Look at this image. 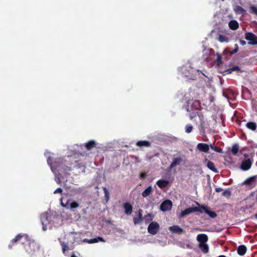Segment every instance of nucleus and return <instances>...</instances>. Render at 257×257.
<instances>
[{"label": "nucleus", "instance_id": "obj_1", "mask_svg": "<svg viewBox=\"0 0 257 257\" xmlns=\"http://www.w3.org/2000/svg\"><path fill=\"white\" fill-rule=\"evenodd\" d=\"M31 240L29 236L26 234H19L17 235L14 239H13L9 245L10 248H12L15 243H21L26 245Z\"/></svg>", "mask_w": 257, "mask_h": 257}, {"label": "nucleus", "instance_id": "obj_2", "mask_svg": "<svg viewBox=\"0 0 257 257\" xmlns=\"http://www.w3.org/2000/svg\"><path fill=\"white\" fill-rule=\"evenodd\" d=\"M51 169L53 172L62 171L67 172L71 170L70 167L63 165L62 160H60V159L58 161H55L53 163V165L51 166Z\"/></svg>", "mask_w": 257, "mask_h": 257}, {"label": "nucleus", "instance_id": "obj_3", "mask_svg": "<svg viewBox=\"0 0 257 257\" xmlns=\"http://www.w3.org/2000/svg\"><path fill=\"white\" fill-rule=\"evenodd\" d=\"M40 246L35 240H30L25 246L26 251L30 254L33 255L38 251Z\"/></svg>", "mask_w": 257, "mask_h": 257}, {"label": "nucleus", "instance_id": "obj_4", "mask_svg": "<svg viewBox=\"0 0 257 257\" xmlns=\"http://www.w3.org/2000/svg\"><path fill=\"white\" fill-rule=\"evenodd\" d=\"M184 158V156L179 152L176 155H174L173 161L170 165L169 169L171 170L176 166L181 164L183 162Z\"/></svg>", "mask_w": 257, "mask_h": 257}, {"label": "nucleus", "instance_id": "obj_5", "mask_svg": "<svg viewBox=\"0 0 257 257\" xmlns=\"http://www.w3.org/2000/svg\"><path fill=\"white\" fill-rule=\"evenodd\" d=\"M60 203L61 205L63 207H65L67 209H70L71 210H73L79 206V204L77 202L72 200L71 199L67 200L66 203H64L62 201V198H61Z\"/></svg>", "mask_w": 257, "mask_h": 257}, {"label": "nucleus", "instance_id": "obj_6", "mask_svg": "<svg viewBox=\"0 0 257 257\" xmlns=\"http://www.w3.org/2000/svg\"><path fill=\"white\" fill-rule=\"evenodd\" d=\"M198 211L201 213H202L201 208L199 207H189L186 208L184 210L182 211L180 214V217H183L184 216L189 215L193 212Z\"/></svg>", "mask_w": 257, "mask_h": 257}, {"label": "nucleus", "instance_id": "obj_7", "mask_svg": "<svg viewBox=\"0 0 257 257\" xmlns=\"http://www.w3.org/2000/svg\"><path fill=\"white\" fill-rule=\"evenodd\" d=\"M160 229V225L158 223L155 221H152L148 227V231L152 235H155L157 233Z\"/></svg>", "mask_w": 257, "mask_h": 257}, {"label": "nucleus", "instance_id": "obj_8", "mask_svg": "<svg viewBox=\"0 0 257 257\" xmlns=\"http://www.w3.org/2000/svg\"><path fill=\"white\" fill-rule=\"evenodd\" d=\"M257 180V176H253L250 177L245 180H244L242 183L241 185H247L249 188L252 189L254 188L256 185V181Z\"/></svg>", "mask_w": 257, "mask_h": 257}, {"label": "nucleus", "instance_id": "obj_9", "mask_svg": "<svg viewBox=\"0 0 257 257\" xmlns=\"http://www.w3.org/2000/svg\"><path fill=\"white\" fill-rule=\"evenodd\" d=\"M245 39L248 41L249 45H257V36L251 32H247L245 34Z\"/></svg>", "mask_w": 257, "mask_h": 257}, {"label": "nucleus", "instance_id": "obj_10", "mask_svg": "<svg viewBox=\"0 0 257 257\" xmlns=\"http://www.w3.org/2000/svg\"><path fill=\"white\" fill-rule=\"evenodd\" d=\"M197 204L199 206V208H201L202 213L204 212L212 218H214L217 216V214L216 212L210 210L207 206H205L203 205H200L198 203H197Z\"/></svg>", "mask_w": 257, "mask_h": 257}, {"label": "nucleus", "instance_id": "obj_11", "mask_svg": "<svg viewBox=\"0 0 257 257\" xmlns=\"http://www.w3.org/2000/svg\"><path fill=\"white\" fill-rule=\"evenodd\" d=\"M172 207V202L170 200L164 201L160 205V209L163 211H167L171 209Z\"/></svg>", "mask_w": 257, "mask_h": 257}, {"label": "nucleus", "instance_id": "obj_12", "mask_svg": "<svg viewBox=\"0 0 257 257\" xmlns=\"http://www.w3.org/2000/svg\"><path fill=\"white\" fill-rule=\"evenodd\" d=\"M252 163L249 159L243 160L241 164L240 168L243 171L249 170L251 166Z\"/></svg>", "mask_w": 257, "mask_h": 257}, {"label": "nucleus", "instance_id": "obj_13", "mask_svg": "<svg viewBox=\"0 0 257 257\" xmlns=\"http://www.w3.org/2000/svg\"><path fill=\"white\" fill-rule=\"evenodd\" d=\"M40 219L43 225V229L45 230L47 229V225L49 223L47 214L46 213L42 214L40 216Z\"/></svg>", "mask_w": 257, "mask_h": 257}, {"label": "nucleus", "instance_id": "obj_14", "mask_svg": "<svg viewBox=\"0 0 257 257\" xmlns=\"http://www.w3.org/2000/svg\"><path fill=\"white\" fill-rule=\"evenodd\" d=\"M197 149L201 152L208 153L209 146L207 144L200 143L197 145Z\"/></svg>", "mask_w": 257, "mask_h": 257}, {"label": "nucleus", "instance_id": "obj_15", "mask_svg": "<svg viewBox=\"0 0 257 257\" xmlns=\"http://www.w3.org/2000/svg\"><path fill=\"white\" fill-rule=\"evenodd\" d=\"M83 241L84 242H87V243L91 244V243H96L98 241H101V242H104L105 241L102 237L98 236L96 238L90 239H87V238H84L83 239Z\"/></svg>", "mask_w": 257, "mask_h": 257}, {"label": "nucleus", "instance_id": "obj_16", "mask_svg": "<svg viewBox=\"0 0 257 257\" xmlns=\"http://www.w3.org/2000/svg\"><path fill=\"white\" fill-rule=\"evenodd\" d=\"M169 230L173 232L181 234L184 232V230L180 226L177 225L171 226L169 227Z\"/></svg>", "mask_w": 257, "mask_h": 257}, {"label": "nucleus", "instance_id": "obj_17", "mask_svg": "<svg viewBox=\"0 0 257 257\" xmlns=\"http://www.w3.org/2000/svg\"><path fill=\"white\" fill-rule=\"evenodd\" d=\"M123 207L124 208V213L127 215H131L133 211V206L128 202H126L123 204Z\"/></svg>", "mask_w": 257, "mask_h": 257}, {"label": "nucleus", "instance_id": "obj_18", "mask_svg": "<svg viewBox=\"0 0 257 257\" xmlns=\"http://www.w3.org/2000/svg\"><path fill=\"white\" fill-rule=\"evenodd\" d=\"M234 11L237 15L244 16L246 14V10L239 6H236L234 8Z\"/></svg>", "mask_w": 257, "mask_h": 257}, {"label": "nucleus", "instance_id": "obj_19", "mask_svg": "<svg viewBox=\"0 0 257 257\" xmlns=\"http://www.w3.org/2000/svg\"><path fill=\"white\" fill-rule=\"evenodd\" d=\"M197 240L199 243H206L208 240V236L205 234H199L197 236Z\"/></svg>", "mask_w": 257, "mask_h": 257}, {"label": "nucleus", "instance_id": "obj_20", "mask_svg": "<svg viewBox=\"0 0 257 257\" xmlns=\"http://www.w3.org/2000/svg\"><path fill=\"white\" fill-rule=\"evenodd\" d=\"M97 143L94 140L88 141L85 143V147L87 150H90L92 148L96 147Z\"/></svg>", "mask_w": 257, "mask_h": 257}, {"label": "nucleus", "instance_id": "obj_21", "mask_svg": "<svg viewBox=\"0 0 257 257\" xmlns=\"http://www.w3.org/2000/svg\"><path fill=\"white\" fill-rule=\"evenodd\" d=\"M246 247L244 245H239L237 249V252L239 255H243L246 252Z\"/></svg>", "mask_w": 257, "mask_h": 257}, {"label": "nucleus", "instance_id": "obj_22", "mask_svg": "<svg viewBox=\"0 0 257 257\" xmlns=\"http://www.w3.org/2000/svg\"><path fill=\"white\" fill-rule=\"evenodd\" d=\"M228 26L229 28L232 30H236L239 27L238 22L235 20H231L229 22Z\"/></svg>", "mask_w": 257, "mask_h": 257}, {"label": "nucleus", "instance_id": "obj_23", "mask_svg": "<svg viewBox=\"0 0 257 257\" xmlns=\"http://www.w3.org/2000/svg\"><path fill=\"white\" fill-rule=\"evenodd\" d=\"M169 183V181L167 180L161 179L158 180L156 184L159 188L162 189L167 186Z\"/></svg>", "mask_w": 257, "mask_h": 257}, {"label": "nucleus", "instance_id": "obj_24", "mask_svg": "<svg viewBox=\"0 0 257 257\" xmlns=\"http://www.w3.org/2000/svg\"><path fill=\"white\" fill-rule=\"evenodd\" d=\"M137 146L140 147H149L151 146V143L148 141H140L137 143Z\"/></svg>", "mask_w": 257, "mask_h": 257}, {"label": "nucleus", "instance_id": "obj_25", "mask_svg": "<svg viewBox=\"0 0 257 257\" xmlns=\"http://www.w3.org/2000/svg\"><path fill=\"white\" fill-rule=\"evenodd\" d=\"M207 167L214 173H218V170L215 168L214 163L210 161H208L207 164Z\"/></svg>", "mask_w": 257, "mask_h": 257}, {"label": "nucleus", "instance_id": "obj_26", "mask_svg": "<svg viewBox=\"0 0 257 257\" xmlns=\"http://www.w3.org/2000/svg\"><path fill=\"white\" fill-rule=\"evenodd\" d=\"M152 192V187L151 186H149L142 192V195L144 197H147V196H149Z\"/></svg>", "mask_w": 257, "mask_h": 257}, {"label": "nucleus", "instance_id": "obj_27", "mask_svg": "<svg viewBox=\"0 0 257 257\" xmlns=\"http://www.w3.org/2000/svg\"><path fill=\"white\" fill-rule=\"evenodd\" d=\"M141 210H140V211L138 214V217H134V222L135 224H139L143 220L142 214L141 213Z\"/></svg>", "mask_w": 257, "mask_h": 257}, {"label": "nucleus", "instance_id": "obj_28", "mask_svg": "<svg viewBox=\"0 0 257 257\" xmlns=\"http://www.w3.org/2000/svg\"><path fill=\"white\" fill-rule=\"evenodd\" d=\"M246 126L251 131H255L257 127L256 123L252 121L248 122L246 124Z\"/></svg>", "mask_w": 257, "mask_h": 257}, {"label": "nucleus", "instance_id": "obj_29", "mask_svg": "<svg viewBox=\"0 0 257 257\" xmlns=\"http://www.w3.org/2000/svg\"><path fill=\"white\" fill-rule=\"evenodd\" d=\"M199 247L204 253H207L209 251V247L206 243H199Z\"/></svg>", "mask_w": 257, "mask_h": 257}, {"label": "nucleus", "instance_id": "obj_30", "mask_svg": "<svg viewBox=\"0 0 257 257\" xmlns=\"http://www.w3.org/2000/svg\"><path fill=\"white\" fill-rule=\"evenodd\" d=\"M154 217V215L152 214L148 213L144 216V220L146 223H148L153 220Z\"/></svg>", "mask_w": 257, "mask_h": 257}, {"label": "nucleus", "instance_id": "obj_31", "mask_svg": "<svg viewBox=\"0 0 257 257\" xmlns=\"http://www.w3.org/2000/svg\"><path fill=\"white\" fill-rule=\"evenodd\" d=\"M239 150V146L238 144H234L232 146L231 150V153L233 155H236L237 153L238 152Z\"/></svg>", "mask_w": 257, "mask_h": 257}, {"label": "nucleus", "instance_id": "obj_32", "mask_svg": "<svg viewBox=\"0 0 257 257\" xmlns=\"http://www.w3.org/2000/svg\"><path fill=\"white\" fill-rule=\"evenodd\" d=\"M222 195L227 198H229L231 195V192L229 189H226L223 191Z\"/></svg>", "mask_w": 257, "mask_h": 257}, {"label": "nucleus", "instance_id": "obj_33", "mask_svg": "<svg viewBox=\"0 0 257 257\" xmlns=\"http://www.w3.org/2000/svg\"><path fill=\"white\" fill-rule=\"evenodd\" d=\"M218 41L220 42H228V39L225 36L219 35L218 39Z\"/></svg>", "mask_w": 257, "mask_h": 257}, {"label": "nucleus", "instance_id": "obj_34", "mask_svg": "<svg viewBox=\"0 0 257 257\" xmlns=\"http://www.w3.org/2000/svg\"><path fill=\"white\" fill-rule=\"evenodd\" d=\"M210 147L212 150H213L214 151H215L216 152L220 153H223L222 149L219 147H218L216 146H214L213 145H210Z\"/></svg>", "mask_w": 257, "mask_h": 257}, {"label": "nucleus", "instance_id": "obj_35", "mask_svg": "<svg viewBox=\"0 0 257 257\" xmlns=\"http://www.w3.org/2000/svg\"><path fill=\"white\" fill-rule=\"evenodd\" d=\"M193 130V126L191 124H187L185 126V132L189 134Z\"/></svg>", "mask_w": 257, "mask_h": 257}, {"label": "nucleus", "instance_id": "obj_36", "mask_svg": "<svg viewBox=\"0 0 257 257\" xmlns=\"http://www.w3.org/2000/svg\"><path fill=\"white\" fill-rule=\"evenodd\" d=\"M61 245L62 246V249L63 252L65 253V251L68 249V246L64 242H61Z\"/></svg>", "mask_w": 257, "mask_h": 257}, {"label": "nucleus", "instance_id": "obj_37", "mask_svg": "<svg viewBox=\"0 0 257 257\" xmlns=\"http://www.w3.org/2000/svg\"><path fill=\"white\" fill-rule=\"evenodd\" d=\"M250 13L257 15V7L251 6L250 8Z\"/></svg>", "mask_w": 257, "mask_h": 257}, {"label": "nucleus", "instance_id": "obj_38", "mask_svg": "<svg viewBox=\"0 0 257 257\" xmlns=\"http://www.w3.org/2000/svg\"><path fill=\"white\" fill-rule=\"evenodd\" d=\"M234 50H233L232 51H231L230 52V54L231 55H233L235 53H236L238 50V45L237 44H235V45H234Z\"/></svg>", "mask_w": 257, "mask_h": 257}, {"label": "nucleus", "instance_id": "obj_39", "mask_svg": "<svg viewBox=\"0 0 257 257\" xmlns=\"http://www.w3.org/2000/svg\"><path fill=\"white\" fill-rule=\"evenodd\" d=\"M103 190L105 194V197L106 199L108 200L109 198V193L106 187H103Z\"/></svg>", "mask_w": 257, "mask_h": 257}, {"label": "nucleus", "instance_id": "obj_40", "mask_svg": "<svg viewBox=\"0 0 257 257\" xmlns=\"http://www.w3.org/2000/svg\"><path fill=\"white\" fill-rule=\"evenodd\" d=\"M193 104L195 106L196 109H198L199 107L200 106V103L198 100H194L193 101Z\"/></svg>", "mask_w": 257, "mask_h": 257}, {"label": "nucleus", "instance_id": "obj_41", "mask_svg": "<svg viewBox=\"0 0 257 257\" xmlns=\"http://www.w3.org/2000/svg\"><path fill=\"white\" fill-rule=\"evenodd\" d=\"M216 62L218 64H220L222 63L221 61V56L220 54H217V59Z\"/></svg>", "mask_w": 257, "mask_h": 257}, {"label": "nucleus", "instance_id": "obj_42", "mask_svg": "<svg viewBox=\"0 0 257 257\" xmlns=\"http://www.w3.org/2000/svg\"><path fill=\"white\" fill-rule=\"evenodd\" d=\"M62 192H63V190L61 188H58L54 191V194H57V193L62 194Z\"/></svg>", "mask_w": 257, "mask_h": 257}, {"label": "nucleus", "instance_id": "obj_43", "mask_svg": "<svg viewBox=\"0 0 257 257\" xmlns=\"http://www.w3.org/2000/svg\"><path fill=\"white\" fill-rule=\"evenodd\" d=\"M231 70L232 71H235V70H237L238 71V70H240V68H239V67L238 66H234V67H232L231 68Z\"/></svg>", "mask_w": 257, "mask_h": 257}, {"label": "nucleus", "instance_id": "obj_44", "mask_svg": "<svg viewBox=\"0 0 257 257\" xmlns=\"http://www.w3.org/2000/svg\"><path fill=\"white\" fill-rule=\"evenodd\" d=\"M239 43L242 46H244V45H246V42L244 40H239Z\"/></svg>", "mask_w": 257, "mask_h": 257}, {"label": "nucleus", "instance_id": "obj_45", "mask_svg": "<svg viewBox=\"0 0 257 257\" xmlns=\"http://www.w3.org/2000/svg\"><path fill=\"white\" fill-rule=\"evenodd\" d=\"M223 191V189L221 188L218 187V188H215V191L216 192H220Z\"/></svg>", "mask_w": 257, "mask_h": 257}, {"label": "nucleus", "instance_id": "obj_46", "mask_svg": "<svg viewBox=\"0 0 257 257\" xmlns=\"http://www.w3.org/2000/svg\"><path fill=\"white\" fill-rule=\"evenodd\" d=\"M56 182L58 184H60L61 183L60 179L59 178H58L57 180H56Z\"/></svg>", "mask_w": 257, "mask_h": 257}, {"label": "nucleus", "instance_id": "obj_47", "mask_svg": "<svg viewBox=\"0 0 257 257\" xmlns=\"http://www.w3.org/2000/svg\"><path fill=\"white\" fill-rule=\"evenodd\" d=\"M71 257H77V256H76L74 253H73V254L71 255Z\"/></svg>", "mask_w": 257, "mask_h": 257}, {"label": "nucleus", "instance_id": "obj_48", "mask_svg": "<svg viewBox=\"0 0 257 257\" xmlns=\"http://www.w3.org/2000/svg\"><path fill=\"white\" fill-rule=\"evenodd\" d=\"M145 176V174H141V177H144Z\"/></svg>", "mask_w": 257, "mask_h": 257}, {"label": "nucleus", "instance_id": "obj_49", "mask_svg": "<svg viewBox=\"0 0 257 257\" xmlns=\"http://www.w3.org/2000/svg\"><path fill=\"white\" fill-rule=\"evenodd\" d=\"M254 218L257 219V213L254 215Z\"/></svg>", "mask_w": 257, "mask_h": 257}, {"label": "nucleus", "instance_id": "obj_50", "mask_svg": "<svg viewBox=\"0 0 257 257\" xmlns=\"http://www.w3.org/2000/svg\"><path fill=\"white\" fill-rule=\"evenodd\" d=\"M218 257H226V256L224 255H219Z\"/></svg>", "mask_w": 257, "mask_h": 257}, {"label": "nucleus", "instance_id": "obj_51", "mask_svg": "<svg viewBox=\"0 0 257 257\" xmlns=\"http://www.w3.org/2000/svg\"><path fill=\"white\" fill-rule=\"evenodd\" d=\"M187 111H190V110H189V108H188L187 109Z\"/></svg>", "mask_w": 257, "mask_h": 257}, {"label": "nucleus", "instance_id": "obj_52", "mask_svg": "<svg viewBox=\"0 0 257 257\" xmlns=\"http://www.w3.org/2000/svg\"><path fill=\"white\" fill-rule=\"evenodd\" d=\"M190 117H191V119H192L193 117L191 116Z\"/></svg>", "mask_w": 257, "mask_h": 257}, {"label": "nucleus", "instance_id": "obj_53", "mask_svg": "<svg viewBox=\"0 0 257 257\" xmlns=\"http://www.w3.org/2000/svg\"><path fill=\"white\" fill-rule=\"evenodd\" d=\"M222 1H224V0H221Z\"/></svg>", "mask_w": 257, "mask_h": 257}, {"label": "nucleus", "instance_id": "obj_54", "mask_svg": "<svg viewBox=\"0 0 257 257\" xmlns=\"http://www.w3.org/2000/svg\"><path fill=\"white\" fill-rule=\"evenodd\" d=\"M256 112H257V109H256Z\"/></svg>", "mask_w": 257, "mask_h": 257}]
</instances>
